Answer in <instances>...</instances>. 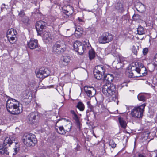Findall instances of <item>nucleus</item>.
<instances>
[{
	"label": "nucleus",
	"mask_w": 157,
	"mask_h": 157,
	"mask_svg": "<svg viewBox=\"0 0 157 157\" xmlns=\"http://www.w3.org/2000/svg\"><path fill=\"white\" fill-rule=\"evenodd\" d=\"M76 107L81 111H83L85 109L84 104L81 102H79L77 103Z\"/></svg>",
	"instance_id": "obj_28"
},
{
	"label": "nucleus",
	"mask_w": 157,
	"mask_h": 157,
	"mask_svg": "<svg viewBox=\"0 0 157 157\" xmlns=\"http://www.w3.org/2000/svg\"><path fill=\"white\" fill-rule=\"evenodd\" d=\"M15 144H16L17 145V143H15Z\"/></svg>",
	"instance_id": "obj_55"
},
{
	"label": "nucleus",
	"mask_w": 157,
	"mask_h": 157,
	"mask_svg": "<svg viewBox=\"0 0 157 157\" xmlns=\"http://www.w3.org/2000/svg\"><path fill=\"white\" fill-rule=\"evenodd\" d=\"M17 34V32L15 30L13 29H9L7 32V36H16Z\"/></svg>",
	"instance_id": "obj_22"
},
{
	"label": "nucleus",
	"mask_w": 157,
	"mask_h": 157,
	"mask_svg": "<svg viewBox=\"0 0 157 157\" xmlns=\"http://www.w3.org/2000/svg\"><path fill=\"white\" fill-rule=\"evenodd\" d=\"M18 15L20 17H21V18L22 17H24L26 16L25 15V14L24 12L23 11H20L18 14Z\"/></svg>",
	"instance_id": "obj_42"
},
{
	"label": "nucleus",
	"mask_w": 157,
	"mask_h": 157,
	"mask_svg": "<svg viewBox=\"0 0 157 157\" xmlns=\"http://www.w3.org/2000/svg\"><path fill=\"white\" fill-rule=\"evenodd\" d=\"M82 45H83L82 44V43L81 42L77 41L74 43L73 44V47L75 50H76L79 48Z\"/></svg>",
	"instance_id": "obj_29"
},
{
	"label": "nucleus",
	"mask_w": 157,
	"mask_h": 157,
	"mask_svg": "<svg viewBox=\"0 0 157 157\" xmlns=\"http://www.w3.org/2000/svg\"><path fill=\"white\" fill-rule=\"evenodd\" d=\"M52 52L56 54H59L64 52H62L60 48L54 45L52 47Z\"/></svg>",
	"instance_id": "obj_25"
},
{
	"label": "nucleus",
	"mask_w": 157,
	"mask_h": 157,
	"mask_svg": "<svg viewBox=\"0 0 157 157\" xmlns=\"http://www.w3.org/2000/svg\"><path fill=\"white\" fill-rule=\"evenodd\" d=\"M113 39L112 35L108 33H103L99 37L98 39L100 43L105 44L111 41Z\"/></svg>",
	"instance_id": "obj_7"
},
{
	"label": "nucleus",
	"mask_w": 157,
	"mask_h": 157,
	"mask_svg": "<svg viewBox=\"0 0 157 157\" xmlns=\"http://www.w3.org/2000/svg\"><path fill=\"white\" fill-rule=\"evenodd\" d=\"M43 35L44 39L46 43H50L52 42L53 37L51 36L50 33L45 32L44 34L42 33L41 35Z\"/></svg>",
	"instance_id": "obj_14"
},
{
	"label": "nucleus",
	"mask_w": 157,
	"mask_h": 157,
	"mask_svg": "<svg viewBox=\"0 0 157 157\" xmlns=\"http://www.w3.org/2000/svg\"><path fill=\"white\" fill-rule=\"evenodd\" d=\"M28 94L25 93L22 94L20 98L21 100V104L22 105H27L30 102V100L29 99Z\"/></svg>",
	"instance_id": "obj_11"
},
{
	"label": "nucleus",
	"mask_w": 157,
	"mask_h": 157,
	"mask_svg": "<svg viewBox=\"0 0 157 157\" xmlns=\"http://www.w3.org/2000/svg\"><path fill=\"white\" fill-rule=\"evenodd\" d=\"M70 60V58L69 56H64L59 61V65L61 67H65L67 65Z\"/></svg>",
	"instance_id": "obj_10"
},
{
	"label": "nucleus",
	"mask_w": 157,
	"mask_h": 157,
	"mask_svg": "<svg viewBox=\"0 0 157 157\" xmlns=\"http://www.w3.org/2000/svg\"><path fill=\"white\" fill-rule=\"evenodd\" d=\"M140 4V8H141L142 9H144L145 8V6L144 5L142 4V3Z\"/></svg>",
	"instance_id": "obj_45"
},
{
	"label": "nucleus",
	"mask_w": 157,
	"mask_h": 157,
	"mask_svg": "<svg viewBox=\"0 0 157 157\" xmlns=\"http://www.w3.org/2000/svg\"><path fill=\"white\" fill-rule=\"evenodd\" d=\"M19 145H17V146H15V147L13 149V152H14L13 154V155H15L19 151V148L18 147Z\"/></svg>",
	"instance_id": "obj_39"
},
{
	"label": "nucleus",
	"mask_w": 157,
	"mask_h": 157,
	"mask_svg": "<svg viewBox=\"0 0 157 157\" xmlns=\"http://www.w3.org/2000/svg\"><path fill=\"white\" fill-rule=\"evenodd\" d=\"M71 127L72 126L70 123H69L64 126V128L65 133L66 132H69L71 131Z\"/></svg>",
	"instance_id": "obj_36"
},
{
	"label": "nucleus",
	"mask_w": 157,
	"mask_h": 157,
	"mask_svg": "<svg viewBox=\"0 0 157 157\" xmlns=\"http://www.w3.org/2000/svg\"><path fill=\"white\" fill-rule=\"evenodd\" d=\"M38 113L36 112H32L28 115V119L30 122L33 123L36 119Z\"/></svg>",
	"instance_id": "obj_16"
},
{
	"label": "nucleus",
	"mask_w": 157,
	"mask_h": 157,
	"mask_svg": "<svg viewBox=\"0 0 157 157\" xmlns=\"http://www.w3.org/2000/svg\"><path fill=\"white\" fill-rule=\"evenodd\" d=\"M89 107L90 108V111L93 112L94 111V107L91 105H89Z\"/></svg>",
	"instance_id": "obj_46"
},
{
	"label": "nucleus",
	"mask_w": 157,
	"mask_h": 157,
	"mask_svg": "<svg viewBox=\"0 0 157 157\" xmlns=\"http://www.w3.org/2000/svg\"><path fill=\"white\" fill-rule=\"evenodd\" d=\"M8 40L11 44H13L14 42V40L16 37V36H7Z\"/></svg>",
	"instance_id": "obj_37"
},
{
	"label": "nucleus",
	"mask_w": 157,
	"mask_h": 157,
	"mask_svg": "<svg viewBox=\"0 0 157 157\" xmlns=\"http://www.w3.org/2000/svg\"><path fill=\"white\" fill-rule=\"evenodd\" d=\"M55 130L58 133L60 134H65L64 127L63 126L59 127L56 126L55 128Z\"/></svg>",
	"instance_id": "obj_23"
},
{
	"label": "nucleus",
	"mask_w": 157,
	"mask_h": 157,
	"mask_svg": "<svg viewBox=\"0 0 157 157\" xmlns=\"http://www.w3.org/2000/svg\"><path fill=\"white\" fill-rule=\"evenodd\" d=\"M109 145L112 148H113L115 147L116 146V144L113 140H110V141Z\"/></svg>",
	"instance_id": "obj_40"
},
{
	"label": "nucleus",
	"mask_w": 157,
	"mask_h": 157,
	"mask_svg": "<svg viewBox=\"0 0 157 157\" xmlns=\"http://www.w3.org/2000/svg\"><path fill=\"white\" fill-rule=\"evenodd\" d=\"M113 75L110 74H107L104 77V79L109 82H112L113 79Z\"/></svg>",
	"instance_id": "obj_27"
},
{
	"label": "nucleus",
	"mask_w": 157,
	"mask_h": 157,
	"mask_svg": "<svg viewBox=\"0 0 157 157\" xmlns=\"http://www.w3.org/2000/svg\"><path fill=\"white\" fill-rule=\"evenodd\" d=\"M40 71L44 75V76L47 77L50 74L49 71L47 69L44 67L40 68L39 69Z\"/></svg>",
	"instance_id": "obj_21"
},
{
	"label": "nucleus",
	"mask_w": 157,
	"mask_h": 157,
	"mask_svg": "<svg viewBox=\"0 0 157 157\" xmlns=\"http://www.w3.org/2000/svg\"><path fill=\"white\" fill-rule=\"evenodd\" d=\"M9 152L8 151L7 148H4L3 146L0 145V154L9 155Z\"/></svg>",
	"instance_id": "obj_26"
},
{
	"label": "nucleus",
	"mask_w": 157,
	"mask_h": 157,
	"mask_svg": "<svg viewBox=\"0 0 157 157\" xmlns=\"http://www.w3.org/2000/svg\"><path fill=\"white\" fill-rule=\"evenodd\" d=\"M13 143L12 141L9 137H7L6 138L3 142V144L4 145H6L8 144L9 146Z\"/></svg>",
	"instance_id": "obj_31"
},
{
	"label": "nucleus",
	"mask_w": 157,
	"mask_h": 157,
	"mask_svg": "<svg viewBox=\"0 0 157 157\" xmlns=\"http://www.w3.org/2000/svg\"><path fill=\"white\" fill-rule=\"evenodd\" d=\"M46 23L42 21H38L36 25V28L38 35L41 36L43 31L46 27Z\"/></svg>",
	"instance_id": "obj_8"
},
{
	"label": "nucleus",
	"mask_w": 157,
	"mask_h": 157,
	"mask_svg": "<svg viewBox=\"0 0 157 157\" xmlns=\"http://www.w3.org/2000/svg\"><path fill=\"white\" fill-rule=\"evenodd\" d=\"M133 64H135V63H132V65H133Z\"/></svg>",
	"instance_id": "obj_54"
},
{
	"label": "nucleus",
	"mask_w": 157,
	"mask_h": 157,
	"mask_svg": "<svg viewBox=\"0 0 157 157\" xmlns=\"http://www.w3.org/2000/svg\"><path fill=\"white\" fill-rule=\"evenodd\" d=\"M78 20H79V22H84V21H83L82 19L80 18V17H78Z\"/></svg>",
	"instance_id": "obj_49"
},
{
	"label": "nucleus",
	"mask_w": 157,
	"mask_h": 157,
	"mask_svg": "<svg viewBox=\"0 0 157 157\" xmlns=\"http://www.w3.org/2000/svg\"><path fill=\"white\" fill-rule=\"evenodd\" d=\"M21 21L25 25H27L29 24V20L28 17L25 16L21 18Z\"/></svg>",
	"instance_id": "obj_34"
},
{
	"label": "nucleus",
	"mask_w": 157,
	"mask_h": 157,
	"mask_svg": "<svg viewBox=\"0 0 157 157\" xmlns=\"http://www.w3.org/2000/svg\"><path fill=\"white\" fill-rule=\"evenodd\" d=\"M83 33V29L80 26H78L75 28V36L77 37H80Z\"/></svg>",
	"instance_id": "obj_18"
},
{
	"label": "nucleus",
	"mask_w": 157,
	"mask_h": 157,
	"mask_svg": "<svg viewBox=\"0 0 157 157\" xmlns=\"http://www.w3.org/2000/svg\"><path fill=\"white\" fill-rule=\"evenodd\" d=\"M76 51L78 52L80 55H82L84 52V48L83 45H82L81 46H80L79 48H78L77 49L75 50Z\"/></svg>",
	"instance_id": "obj_38"
},
{
	"label": "nucleus",
	"mask_w": 157,
	"mask_h": 157,
	"mask_svg": "<svg viewBox=\"0 0 157 157\" xmlns=\"http://www.w3.org/2000/svg\"><path fill=\"white\" fill-rule=\"evenodd\" d=\"M145 104H144L141 106L136 107L131 110V115L132 117L140 118L143 115V112L144 110Z\"/></svg>",
	"instance_id": "obj_5"
},
{
	"label": "nucleus",
	"mask_w": 157,
	"mask_h": 157,
	"mask_svg": "<svg viewBox=\"0 0 157 157\" xmlns=\"http://www.w3.org/2000/svg\"><path fill=\"white\" fill-rule=\"evenodd\" d=\"M124 6L123 4L118 2L116 5L115 9L118 12L122 13L124 11Z\"/></svg>",
	"instance_id": "obj_17"
},
{
	"label": "nucleus",
	"mask_w": 157,
	"mask_h": 157,
	"mask_svg": "<svg viewBox=\"0 0 157 157\" xmlns=\"http://www.w3.org/2000/svg\"><path fill=\"white\" fill-rule=\"evenodd\" d=\"M131 71L127 72V75L130 78L138 77L144 75L145 72H144L143 70H146L145 67H143L141 69L137 67L135 68V69H132L131 68Z\"/></svg>",
	"instance_id": "obj_4"
},
{
	"label": "nucleus",
	"mask_w": 157,
	"mask_h": 157,
	"mask_svg": "<svg viewBox=\"0 0 157 157\" xmlns=\"http://www.w3.org/2000/svg\"><path fill=\"white\" fill-rule=\"evenodd\" d=\"M6 107L7 111L12 114H18L22 112V108H19V102L14 99H9L7 101Z\"/></svg>",
	"instance_id": "obj_1"
},
{
	"label": "nucleus",
	"mask_w": 157,
	"mask_h": 157,
	"mask_svg": "<svg viewBox=\"0 0 157 157\" xmlns=\"http://www.w3.org/2000/svg\"><path fill=\"white\" fill-rule=\"evenodd\" d=\"M138 157H146L142 154H138Z\"/></svg>",
	"instance_id": "obj_47"
},
{
	"label": "nucleus",
	"mask_w": 157,
	"mask_h": 157,
	"mask_svg": "<svg viewBox=\"0 0 157 157\" xmlns=\"http://www.w3.org/2000/svg\"><path fill=\"white\" fill-rule=\"evenodd\" d=\"M132 18L134 20H136L139 18V15L138 14H134Z\"/></svg>",
	"instance_id": "obj_43"
},
{
	"label": "nucleus",
	"mask_w": 157,
	"mask_h": 157,
	"mask_svg": "<svg viewBox=\"0 0 157 157\" xmlns=\"http://www.w3.org/2000/svg\"><path fill=\"white\" fill-rule=\"evenodd\" d=\"M126 16L125 15H123L122 17L121 18L122 19V20H123L126 19Z\"/></svg>",
	"instance_id": "obj_48"
},
{
	"label": "nucleus",
	"mask_w": 157,
	"mask_h": 157,
	"mask_svg": "<svg viewBox=\"0 0 157 157\" xmlns=\"http://www.w3.org/2000/svg\"><path fill=\"white\" fill-rule=\"evenodd\" d=\"M36 74L37 77L42 79L46 77V76H44V75H43L42 73L39 70L36 71Z\"/></svg>",
	"instance_id": "obj_32"
},
{
	"label": "nucleus",
	"mask_w": 157,
	"mask_h": 157,
	"mask_svg": "<svg viewBox=\"0 0 157 157\" xmlns=\"http://www.w3.org/2000/svg\"><path fill=\"white\" fill-rule=\"evenodd\" d=\"M143 53L144 55L146 54L148 52V49L147 48H144L143 51Z\"/></svg>",
	"instance_id": "obj_44"
},
{
	"label": "nucleus",
	"mask_w": 157,
	"mask_h": 157,
	"mask_svg": "<svg viewBox=\"0 0 157 157\" xmlns=\"http://www.w3.org/2000/svg\"><path fill=\"white\" fill-rule=\"evenodd\" d=\"M93 134L94 136L95 137H96V135H95V134H94V132H93Z\"/></svg>",
	"instance_id": "obj_50"
},
{
	"label": "nucleus",
	"mask_w": 157,
	"mask_h": 157,
	"mask_svg": "<svg viewBox=\"0 0 157 157\" xmlns=\"http://www.w3.org/2000/svg\"><path fill=\"white\" fill-rule=\"evenodd\" d=\"M22 140L24 144L27 146L35 145L37 143L35 135L31 133H26L23 136Z\"/></svg>",
	"instance_id": "obj_2"
},
{
	"label": "nucleus",
	"mask_w": 157,
	"mask_h": 157,
	"mask_svg": "<svg viewBox=\"0 0 157 157\" xmlns=\"http://www.w3.org/2000/svg\"><path fill=\"white\" fill-rule=\"evenodd\" d=\"M70 113L72 115L73 118L77 124L78 125H79L80 121L79 118L75 111L73 110H71L70 111Z\"/></svg>",
	"instance_id": "obj_20"
},
{
	"label": "nucleus",
	"mask_w": 157,
	"mask_h": 157,
	"mask_svg": "<svg viewBox=\"0 0 157 157\" xmlns=\"http://www.w3.org/2000/svg\"><path fill=\"white\" fill-rule=\"evenodd\" d=\"M95 57V53L94 51L92 50H90L89 51V57L90 60L93 59Z\"/></svg>",
	"instance_id": "obj_35"
},
{
	"label": "nucleus",
	"mask_w": 157,
	"mask_h": 157,
	"mask_svg": "<svg viewBox=\"0 0 157 157\" xmlns=\"http://www.w3.org/2000/svg\"><path fill=\"white\" fill-rule=\"evenodd\" d=\"M5 6V4H3L2 5V7H3V6Z\"/></svg>",
	"instance_id": "obj_52"
},
{
	"label": "nucleus",
	"mask_w": 157,
	"mask_h": 157,
	"mask_svg": "<svg viewBox=\"0 0 157 157\" xmlns=\"http://www.w3.org/2000/svg\"><path fill=\"white\" fill-rule=\"evenodd\" d=\"M105 71L104 66L98 65L95 67L94 70V74L95 78L100 80L103 78Z\"/></svg>",
	"instance_id": "obj_6"
},
{
	"label": "nucleus",
	"mask_w": 157,
	"mask_h": 157,
	"mask_svg": "<svg viewBox=\"0 0 157 157\" xmlns=\"http://www.w3.org/2000/svg\"><path fill=\"white\" fill-rule=\"evenodd\" d=\"M84 90L87 96L89 97L93 96L96 94V90L93 87L86 86L84 87Z\"/></svg>",
	"instance_id": "obj_9"
},
{
	"label": "nucleus",
	"mask_w": 157,
	"mask_h": 157,
	"mask_svg": "<svg viewBox=\"0 0 157 157\" xmlns=\"http://www.w3.org/2000/svg\"><path fill=\"white\" fill-rule=\"evenodd\" d=\"M28 47L31 49H33L38 47V40H36L31 39L28 42Z\"/></svg>",
	"instance_id": "obj_12"
},
{
	"label": "nucleus",
	"mask_w": 157,
	"mask_h": 157,
	"mask_svg": "<svg viewBox=\"0 0 157 157\" xmlns=\"http://www.w3.org/2000/svg\"><path fill=\"white\" fill-rule=\"evenodd\" d=\"M153 61L154 64L157 66V53L155 55L154 57Z\"/></svg>",
	"instance_id": "obj_41"
},
{
	"label": "nucleus",
	"mask_w": 157,
	"mask_h": 157,
	"mask_svg": "<svg viewBox=\"0 0 157 157\" xmlns=\"http://www.w3.org/2000/svg\"><path fill=\"white\" fill-rule=\"evenodd\" d=\"M121 63V62H120V63H117V64H120Z\"/></svg>",
	"instance_id": "obj_53"
},
{
	"label": "nucleus",
	"mask_w": 157,
	"mask_h": 157,
	"mask_svg": "<svg viewBox=\"0 0 157 157\" xmlns=\"http://www.w3.org/2000/svg\"><path fill=\"white\" fill-rule=\"evenodd\" d=\"M73 8L70 5H68L66 7V9L64 8L63 9V13H64L67 15L69 16L71 15L73 13Z\"/></svg>",
	"instance_id": "obj_15"
},
{
	"label": "nucleus",
	"mask_w": 157,
	"mask_h": 157,
	"mask_svg": "<svg viewBox=\"0 0 157 157\" xmlns=\"http://www.w3.org/2000/svg\"><path fill=\"white\" fill-rule=\"evenodd\" d=\"M40 157H46L44 155H41Z\"/></svg>",
	"instance_id": "obj_51"
},
{
	"label": "nucleus",
	"mask_w": 157,
	"mask_h": 157,
	"mask_svg": "<svg viewBox=\"0 0 157 157\" xmlns=\"http://www.w3.org/2000/svg\"><path fill=\"white\" fill-rule=\"evenodd\" d=\"M54 45L60 48L62 52H64L66 49V46L65 42L62 40L57 41Z\"/></svg>",
	"instance_id": "obj_13"
},
{
	"label": "nucleus",
	"mask_w": 157,
	"mask_h": 157,
	"mask_svg": "<svg viewBox=\"0 0 157 157\" xmlns=\"http://www.w3.org/2000/svg\"><path fill=\"white\" fill-rule=\"evenodd\" d=\"M148 96L149 94L147 93H140L138 95L137 97L139 100L144 101L147 98H148Z\"/></svg>",
	"instance_id": "obj_19"
},
{
	"label": "nucleus",
	"mask_w": 157,
	"mask_h": 157,
	"mask_svg": "<svg viewBox=\"0 0 157 157\" xmlns=\"http://www.w3.org/2000/svg\"><path fill=\"white\" fill-rule=\"evenodd\" d=\"M139 46L136 45H134L132 48V51L134 54L137 55L138 51L139 50Z\"/></svg>",
	"instance_id": "obj_30"
},
{
	"label": "nucleus",
	"mask_w": 157,
	"mask_h": 157,
	"mask_svg": "<svg viewBox=\"0 0 157 157\" xmlns=\"http://www.w3.org/2000/svg\"><path fill=\"white\" fill-rule=\"evenodd\" d=\"M118 120L121 127L123 128H125L127 126V123L125 121L120 117L118 118Z\"/></svg>",
	"instance_id": "obj_24"
},
{
	"label": "nucleus",
	"mask_w": 157,
	"mask_h": 157,
	"mask_svg": "<svg viewBox=\"0 0 157 157\" xmlns=\"http://www.w3.org/2000/svg\"><path fill=\"white\" fill-rule=\"evenodd\" d=\"M137 32L138 34L141 35L145 33L144 29L141 26H139L137 29Z\"/></svg>",
	"instance_id": "obj_33"
},
{
	"label": "nucleus",
	"mask_w": 157,
	"mask_h": 157,
	"mask_svg": "<svg viewBox=\"0 0 157 157\" xmlns=\"http://www.w3.org/2000/svg\"><path fill=\"white\" fill-rule=\"evenodd\" d=\"M116 90L115 86L110 83H107L104 84L102 87L103 93L108 97L114 94Z\"/></svg>",
	"instance_id": "obj_3"
}]
</instances>
